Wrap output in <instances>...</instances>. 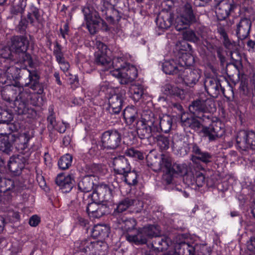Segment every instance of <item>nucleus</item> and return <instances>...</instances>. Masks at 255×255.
Masks as SVG:
<instances>
[{
	"mask_svg": "<svg viewBox=\"0 0 255 255\" xmlns=\"http://www.w3.org/2000/svg\"><path fill=\"white\" fill-rule=\"evenodd\" d=\"M159 234L157 226L148 225L136 229L134 234H127L125 237L128 242L139 245L146 244L149 238L156 237Z\"/></svg>",
	"mask_w": 255,
	"mask_h": 255,
	"instance_id": "423d86ee",
	"label": "nucleus"
},
{
	"mask_svg": "<svg viewBox=\"0 0 255 255\" xmlns=\"http://www.w3.org/2000/svg\"><path fill=\"white\" fill-rule=\"evenodd\" d=\"M11 47L15 53L27 51L29 41L27 37L24 35H16L12 36L11 39Z\"/></svg>",
	"mask_w": 255,
	"mask_h": 255,
	"instance_id": "f3484780",
	"label": "nucleus"
},
{
	"mask_svg": "<svg viewBox=\"0 0 255 255\" xmlns=\"http://www.w3.org/2000/svg\"><path fill=\"white\" fill-rule=\"evenodd\" d=\"M113 165L115 173L118 174H123L131 170L129 162L125 156L123 155L114 158Z\"/></svg>",
	"mask_w": 255,
	"mask_h": 255,
	"instance_id": "4be33fe9",
	"label": "nucleus"
},
{
	"mask_svg": "<svg viewBox=\"0 0 255 255\" xmlns=\"http://www.w3.org/2000/svg\"><path fill=\"white\" fill-rule=\"evenodd\" d=\"M82 11L89 31L91 34L96 33L99 29L101 21H102L99 13L94 10L93 8H90L89 6L84 7Z\"/></svg>",
	"mask_w": 255,
	"mask_h": 255,
	"instance_id": "1a4fd4ad",
	"label": "nucleus"
},
{
	"mask_svg": "<svg viewBox=\"0 0 255 255\" xmlns=\"http://www.w3.org/2000/svg\"><path fill=\"white\" fill-rule=\"evenodd\" d=\"M110 234V228L106 225H96L93 227L91 236L93 238L105 240Z\"/></svg>",
	"mask_w": 255,
	"mask_h": 255,
	"instance_id": "72a5a7b5",
	"label": "nucleus"
},
{
	"mask_svg": "<svg viewBox=\"0 0 255 255\" xmlns=\"http://www.w3.org/2000/svg\"><path fill=\"white\" fill-rule=\"evenodd\" d=\"M6 84L1 90V95L3 100L9 103L14 101L17 97V95H20L22 89H25L23 87L14 86L7 83Z\"/></svg>",
	"mask_w": 255,
	"mask_h": 255,
	"instance_id": "a211bd4d",
	"label": "nucleus"
},
{
	"mask_svg": "<svg viewBox=\"0 0 255 255\" xmlns=\"http://www.w3.org/2000/svg\"><path fill=\"white\" fill-rule=\"evenodd\" d=\"M181 123L185 128H188L194 132L199 131L203 137L207 138L209 142L218 140L225 133L224 125L220 122L203 123L195 116L183 113L180 118Z\"/></svg>",
	"mask_w": 255,
	"mask_h": 255,
	"instance_id": "f257e3e1",
	"label": "nucleus"
},
{
	"mask_svg": "<svg viewBox=\"0 0 255 255\" xmlns=\"http://www.w3.org/2000/svg\"><path fill=\"white\" fill-rule=\"evenodd\" d=\"M195 186L202 187L205 183V177L200 172L196 171L195 174Z\"/></svg>",
	"mask_w": 255,
	"mask_h": 255,
	"instance_id": "4d7b16f0",
	"label": "nucleus"
},
{
	"mask_svg": "<svg viewBox=\"0 0 255 255\" xmlns=\"http://www.w3.org/2000/svg\"><path fill=\"white\" fill-rule=\"evenodd\" d=\"M72 159L73 156L70 154L67 153L63 155L58 161L59 167L62 170L69 168L71 165Z\"/></svg>",
	"mask_w": 255,
	"mask_h": 255,
	"instance_id": "a18cd8bd",
	"label": "nucleus"
},
{
	"mask_svg": "<svg viewBox=\"0 0 255 255\" xmlns=\"http://www.w3.org/2000/svg\"><path fill=\"white\" fill-rule=\"evenodd\" d=\"M1 68L2 71L9 80L11 79H17L20 76V71L21 69L14 65V62L12 61H6V62L1 63Z\"/></svg>",
	"mask_w": 255,
	"mask_h": 255,
	"instance_id": "5701e85b",
	"label": "nucleus"
},
{
	"mask_svg": "<svg viewBox=\"0 0 255 255\" xmlns=\"http://www.w3.org/2000/svg\"><path fill=\"white\" fill-rule=\"evenodd\" d=\"M94 57V63L101 67L103 71H108L112 66L115 68L114 62L117 58L112 61L111 58L108 56L107 53L100 52H95Z\"/></svg>",
	"mask_w": 255,
	"mask_h": 255,
	"instance_id": "6ab92c4d",
	"label": "nucleus"
},
{
	"mask_svg": "<svg viewBox=\"0 0 255 255\" xmlns=\"http://www.w3.org/2000/svg\"><path fill=\"white\" fill-rule=\"evenodd\" d=\"M22 8H18L11 5L10 8V13L11 14V18L16 19L17 16H23L24 11L21 9Z\"/></svg>",
	"mask_w": 255,
	"mask_h": 255,
	"instance_id": "680f3d73",
	"label": "nucleus"
},
{
	"mask_svg": "<svg viewBox=\"0 0 255 255\" xmlns=\"http://www.w3.org/2000/svg\"><path fill=\"white\" fill-rule=\"evenodd\" d=\"M29 75V82L26 84L33 90H38V93L40 94L42 92L43 90L41 89V86L39 82L40 75L36 70H27Z\"/></svg>",
	"mask_w": 255,
	"mask_h": 255,
	"instance_id": "c85d7f7f",
	"label": "nucleus"
},
{
	"mask_svg": "<svg viewBox=\"0 0 255 255\" xmlns=\"http://www.w3.org/2000/svg\"><path fill=\"white\" fill-rule=\"evenodd\" d=\"M216 110L215 102L211 98L202 97L194 100L189 106L191 114L197 117L203 123H211L212 121V113Z\"/></svg>",
	"mask_w": 255,
	"mask_h": 255,
	"instance_id": "f03ea898",
	"label": "nucleus"
},
{
	"mask_svg": "<svg viewBox=\"0 0 255 255\" xmlns=\"http://www.w3.org/2000/svg\"><path fill=\"white\" fill-rule=\"evenodd\" d=\"M162 91L166 95H173L177 97L180 96L183 93L182 90L169 83L166 84L162 87Z\"/></svg>",
	"mask_w": 255,
	"mask_h": 255,
	"instance_id": "a19ab883",
	"label": "nucleus"
},
{
	"mask_svg": "<svg viewBox=\"0 0 255 255\" xmlns=\"http://www.w3.org/2000/svg\"><path fill=\"white\" fill-rule=\"evenodd\" d=\"M40 218L37 215H33L29 220V224L32 227L37 226L40 222Z\"/></svg>",
	"mask_w": 255,
	"mask_h": 255,
	"instance_id": "774afa93",
	"label": "nucleus"
},
{
	"mask_svg": "<svg viewBox=\"0 0 255 255\" xmlns=\"http://www.w3.org/2000/svg\"><path fill=\"white\" fill-rule=\"evenodd\" d=\"M252 23L250 19L247 18H242L237 25L236 35L241 40L247 38L250 32Z\"/></svg>",
	"mask_w": 255,
	"mask_h": 255,
	"instance_id": "b1692460",
	"label": "nucleus"
},
{
	"mask_svg": "<svg viewBox=\"0 0 255 255\" xmlns=\"http://www.w3.org/2000/svg\"><path fill=\"white\" fill-rule=\"evenodd\" d=\"M10 138L11 135L8 137H0V150L7 154H10L12 152L13 145Z\"/></svg>",
	"mask_w": 255,
	"mask_h": 255,
	"instance_id": "ea45409f",
	"label": "nucleus"
},
{
	"mask_svg": "<svg viewBox=\"0 0 255 255\" xmlns=\"http://www.w3.org/2000/svg\"><path fill=\"white\" fill-rule=\"evenodd\" d=\"M154 141L161 150H167L169 148L171 142H172L173 148L177 147L176 143L171 140V138L169 135L167 136L162 134L157 135L154 137Z\"/></svg>",
	"mask_w": 255,
	"mask_h": 255,
	"instance_id": "cd10ccee",
	"label": "nucleus"
},
{
	"mask_svg": "<svg viewBox=\"0 0 255 255\" xmlns=\"http://www.w3.org/2000/svg\"><path fill=\"white\" fill-rule=\"evenodd\" d=\"M96 193L99 200L108 201L111 199L112 197V190L109 185L106 184H100L98 185L96 189V192L93 194Z\"/></svg>",
	"mask_w": 255,
	"mask_h": 255,
	"instance_id": "2f4dec72",
	"label": "nucleus"
},
{
	"mask_svg": "<svg viewBox=\"0 0 255 255\" xmlns=\"http://www.w3.org/2000/svg\"><path fill=\"white\" fill-rule=\"evenodd\" d=\"M175 251L177 252L178 255H194L195 247L193 244L181 242L176 245Z\"/></svg>",
	"mask_w": 255,
	"mask_h": 255,
	"instance_id": "c9c22d12",
	"label": "nucleus"
},
{
	"mask_svg": "<svg viewBox=\"0 0 255 255\" xmlns=\"http://www.w3.org/2000/svg\"><path fill=\"white\" fill-rule=\"evenodd\" d=\"M147 165L150 167L154 171L159 172L161 171L162 167L160 163V159L157 158L154 156L153 159L150 157L148 156L147 158Z\"/></svg>",
	"mask_w": 255,
	"mask_h": 255,
	"instance_id": "de8ad7c7",
	"label": "nucleus"
},
{
	"mask_svg": "<svg viewBox=\"0 0 255 255\" xmlns=\"http://www.w3.org/2000/svg\"><path fill=\"white\" fill-rule=\"evenodd\" d=\"M156 237L152 243V248L158 252H162L167 250L171 244L170 238L167 237H158V236Z\"/></svg>",
	"mask_w": 255,
	"mask_h": 255,
	"instance_id": "c756f323",
	"label": "nucleus"
},
{
	"mask_svg": "<svg viewBox=\"0 0 255 255\" xmlns=\"http://www.w3.org/2000/svg\"><path fill=\"white\" fill-rule=\"evenodd\" d=\"M123 117L126 123L129 125L139 121L138 120L137 112L133 106L126 107L123 112Z\"/></svg>",
	"mask_w": 255,
	"mask_h": 255,
	"instance_id": "f704fd0d",
	"label": "nucleus"
},
{
	"mask_svg": "<svg viewBox=\"0 0 255 255\" xmlns=\"http://www.w3.org/2000/svg\"><path fill=\"white\" fill-rule=\"evenodd\" d=\"M236 140L238 148L243 151H246L248 149L246 130H242L239 131L237 134Z\"/></svg>",
	"mask_w": 255,
	"mask_h": 255,
	"instance_id": "4c0bfd02",
	"label": "nucleus"
},
{
	"mask_svg": "<svg viewBox=\"0 0 255 255\" xmlns=\"http://www.w3.org/2000/svg\"><path fill=\"white\" fill-rule=\"evenodd\" d=\"M16 188V184L13 180L1 178L0 176V192L6 193L8 191L14 192Z\"/></svg>",
	"mask_w": 255,
	"mask_h": 255,
	"instance_id": "e433bc0d",
	"label": "nucleus"
},
{
	"mask_svg": "<svg viewBox=\"0 0 255 255\" xmlns=\"http://www.w3.org/2000/svg\"><path fill=\"white\" fill-rule=\"evenodd\" d=\"M123 141L122 134L117 129L104 131L101 136V142L104 148L115 150L119 148Z\"/></svg>",
	"mask_w": 255,
	"mask_h": 255,
	"instance_id": "6e6552de",
	"label": "nucleus"
},
{
	"mask_svg": "<svg viewBox=\"0 0 255 255\" xmlns=\"http://www.w3.org/2000/svg\"><path fill=\"white\" fill-rule=\"evenodd\" d=\"M0 57L4 59L2 62L6 61H12V55L9 47L4 46L0 49Z\"/></svg>",
	"mask_w": 255,
	"mask_h": 255,
	"instance_id": "864d4df0",
	"label": "nucleus"
},
{
	"mask_svg": "<svg viewBox=\"0 0 255 255\" xmlns=\"http://www.w3.org/2000/svg\"><path fill=\"white\" fill-rule=\"evenodd\" d=\"M125 95L126 91L122 90L120 92L109 97L108 110L111 114L117 115L120 113L123 108Z\"/></svg>",
	"mask_w": 255,
	"mask_h": 255,
	"instance_id": "ddd939ff",
	"label": "nucleus"
},
{
	"mask_svg": "<svg viewBox=\"0 0 255 255\" xmlns=\"http://www.w3.org/2000/svg\"><path fill=\"white\" fill-rule=\"evenodd\" d=\"M178 77L187 86L193 87L198 82L201 77V72L198 69L183 66Z\"/></svg>",
	"mask_w": 255,
	"mask_h": 255,
	"instance_id": "f8f14e48",
	"label": "nucleus"
},
{
	"mask_svg": "<svg viewBox=\"0 0 255 255\" xmlns=\"http://www.w3.org/2000/svg\"><path fill=\"white\" fill-rule=\"evenodd\" d=\"M96 46L98 50L96 52H102L104 53H107L108 47L104 43L100 41H97L96 42Z\"/></svg>",
	"mask_w": 255,
	"mask_h": 255,
	"instance_id": "0e129e2a",
	"label": "nucleus"
},
{
	"mask_svg": "<svg viewBox=\"0 0 255 255\" xmlns=\"http://www.w3.org/2000/svg\"><path fill=\"white\" fill-rule=\"evenodd\" d=\"M160 163L162 167L161 171L168 173L172 165L171 158L165 155L162 154Z\"/></svg>",
	"mask_w": 255,
	"mask_h": 255,
	"instance_id": "09e8293b",
	"label": "nucleus"
},
{
	"mask_svg": "<svg viewBox=\"0 0 255 255\" xmlns=\"http://www.w3.org/2000/svg\"><path fill=\"white\" fill-rule=\"evenodd\" d=\"M20 55L19 61L21 62H27L30 67L33 68L34 66V63L33 61L32 58L30 54L26 52H21L17 53Z\"/></svg>",
	"mask_w": 255,
	"mask_h": 255,
	"instance_id": "5fc2aeb1",
	"label": "nucleus"
},
{
	"mask_svg": "<svg viewBox=\"0 0 255 255\" xmlns=\"http://www.w3.org/2000/svg\"><path fill=\"white\" fill-rule=\"evenodd\" d=\"M183 67V65L177 64L174 60L171 59L164 61L162 63V68L166 74L178 75L179 76Z\"/></svg>",
	"mask_w": 255,
	"mask_h": 255,
	"instance_id": "a878e982",
	"label": "nucleus"
},
{
	"mask_svg": "<svg viewBox=\"0 0 255 255\" xmlns=\"http://www.w3.org/2000/svg\"><path fill=\"white\" fill-rule=\"evenodd\" d=\"M195 176L192 172H188L183 176V181L188 186L195 185Z\"/></svg>",
	"mask_w": 255,
	"mask_h": 255,
	"instance_id": "13d9d810",
	"label": "nucleus"
},
{
	"mask_svg": "<svg viewBox=\"0 0 255 255\" xmlns=\"http://www.w3.org/2000/svg\"><path fill=\"white\" fill-rule=\"evenodd\" d=\"M13 118L11 112L0 107V123L8 124L12 121Z\"/></svg>",
	"mask_w": 255,
	"mask_h": 255,
	"instance_id": "8fccbe9b",
	"label": "nucleus"
},
{
	"mask_svg": "<svg viewBox=\"0 0 255 255\" xmlns=\"http://www.w3.org/2000/svg\"><path fill=\"white\" fill-rule=\"evenodd\" d=\"M28 160L23 154L14 155L10 157L8 162V169L14 175H19L24 168Z\"/></svg>",
	"mask_w": 255,
	"mask_h": 255,
	"instance_id": "4468645a",
	"label": "nucleus"
},
{
	"mask_svg": "<svg viewBox=\"0 0 255 255\" xmlns=\"http://www.w3.org/2000/svg\"><path fill=\"white\" fill-rule=\"evenodd\" d=\"M184 39L194 43L198 42L199 41V37L195 32L192 30H186L183 33Z\"/></svg>",
	"mask_w": 255,
	"mask_h": 255,
	"instance_id": "3c124183",
	"label": "nucleus"
},
{
	"mask_svg": "<svg viewBox=\"0 0 255 255\" xmlns=\"http://www.w3.org/2000/svg\"><path fill=\"white\" fill-rule=\"evenodd\" d=\"M114 70L110 71L111 74L121 79V84L126 85L132 82L137 77L135 67L125 62L121 57H117L114 62Z\"/></svg>",
	"mask_w": 255,
	"mask_h": 255,
	"instance_id": "39448f33",
	"label": "nucleus"
},
{
	"mask_svg": "<svg viewBox=\"0 0 255 255\" xmlns=\"http://www.w3.org/2000/svg\"><path fill=\"white\" fill-rule=\"evenodd\" d=\"M122 175L124 176V181L130 186H135L137 184L138 174L135 171H131L130 170V171L125 172Z\"/></svg>",
	"mask_w": 255,
	"mask_h": 255,
	"instance_id": "79ce46f5",
	"label": "nucleus"
},
{
	"mask_svg": "<svg viewBox=\"0 0 255 255\" xmlns=\"http://www.w3.org/2000/svg\"><path fill=\"white\" fill-rule=\"evenodd\" d=\"M77 221L78 224L84 228L87 231L88 230L90 222L88 219L83 218L81 216H78L77 217Z\"/></svg>",
	"mask_w": 255,
	"mask_h": 255,
	"instance_id": "69168bd1",
	"label": "nucleus"
},
{
	"mask_svg": "<svg viewBox=\"0 0 255 255\" xmlns=\"http://www.w3.org/2000/svg\"><path fill=\"white\" fill-rule=\"evenodd\" d=\"M174 14L168 10L162 11L156 19V23L158 27L161 29H167L173 24Z\"/></svg>",
	"mask_w": 255,
	"mask_h": 255,
	"instance_id": "aec40b11",
	"label": "nucleus"
},
{
	"mask_svg": "<svg viewBox=\"0 0 255 255\" xmlns=\"http://www.w3.org/2000/svg\"><path fill=\"white\" fill-rule=\"evenodd\" d=\"M49 115L47 118L48 123L47 128L49 130H53L57 126L55 113L54 112L53 106H51L48 109Z\"/></svg>",
	"mask_w": 255,
	"mask_h": 255,
	"instance_id": "49530a36",
	"label": "nucleus"
},
{
	"mask_svg": "<svg viewBox=\"0 0 255 255\" xmlns=\"http://www.w3.org/2000/svg\"><path fill=\"white\" fill-rule=\"evenodd\" d=\"M55 46L53 50V55L56 56L58 55H60L63 54L62 52V46L58 42V41H55L54 43Z\"/></svg>",
	"mask_w": 255,
	"mask_h": 255,
	"instance_id": "338daca9",
	"label": "nucleus"
},
{
	"mask_svg": "<svg viewBox=\"0 0 255 255\" xmlns=\"http://www.w3.org/2000/svg\"><path fill=\"white\" fill-rule=\"evenodd\" d=\"M135 200L126 198L121 201L117 208L115 209L114 214L117 216L119 214L126 211L128 208L134 204Z\"/></svg>",
	"mask_w": 255,
	"mask_h": 255,
	"instance_id": "58836bf2",
	"label": "nucleus"
},
{
	"mask_svg": "<svg viewBox=\"0 0 255 255\" xmlns=\"http://www.w3.org/2000/svg\"><path fill=\"white\" fill-rule=\"evenodd\" d=\"M235 6L229 0H222L217 4L216 13L219 20H223L228 17Z\"/></svg>",
	"mask_w": 255,
	"mask_h": 255,
	"instance_id": "dca6fc26",
	"label": "nucleus"
},
{
	"mask_svg": "<svg viewBox=\"0 0 255 255\" xmlns=\"http://www.w3.org/2000/svg\"><path fill=\"white\" fill-rule=\"evenodd\" d=\"M21 19L16 27V29L19 33H23L27 27L28 21L25 17H20Z\"/></svg>",
	"mask_w": 255,
	"mask_h": 255,
	"instance_id": "052dcab7",
	"label": "nucleus"
},
{
	"mask_svg": "<svg viewBox=\"0 0 255 255\" xmlns=\"http://www.w3.org/2000/svg\"><path fill=\"white\" fill-rule=\"evenodd\" d=\"M74 180L71 175L65 176L63 174H59L55 179L56 184L59 186L63 193L70 192L73 187Z\"/></svg>",
	"mask_w": 255,
	"mask_h": 255,
	"instance_id": "393cba45",
	"label": "nucleus"
},
{
	"mask_svg": "<svg viewBox=\"0 0 255 255\" xmlns=\"http://www.w3.org/2000/svg\"><path fill=\"white\" fill-rule=\"evenodd\" d=\"M191 160L194 164H198L200 161L205 164L211 163L213 158V155L207 151H203L199 146L196 143L190 144Z\"/></svg>",
	"mask_w": 255,
	"mask_h": 255,
	"instance_id": "9d476101",
	"label": "nucleus"
},
{
	"mask_svg": "<svg viewBox=\"0 0 255 255\" xmlns=\"http://www.w3.org/2000/svg\"><path fill=\"white\" fill-rule=\"evenodd\" d=\"M246 137L248 141V148L255 149V132L253 131L246 130Z\"/></svg>",
	"mask_w": 255,
	"mask_h": 255,
	"instance_id": "6e6d98bb",
	"label": "nucleus"
},
{
	"mask_svg": "<svg viewBox=\"0 0 255 255\" xmlns=\"http://www.w3.org/2000/svg\"><path fill=\"white\" fill-rule=\"evenodd\" d=\"M39 96L35 93L31 92L28 88L22 89L20 95L13 101V109L18 115H23L28 113L32 109L30 105H38Z\"/></svg>",
	"mask_w": 255,
	"mask_h": 255,
	"instance_id": "7ed1b4c3",
	"label": "nucleus"
},
{
	"mask_svg": "<svg viewBox=\"0 0 255 255\" xmlns=\"http://www.w3.org/2000/svg\"><path fill=\"white\" fill-rule=\"evenodd\" d=\"M204 84L206 92L211 97L217 98L221 92L225 98L228 100L230 99V96L225 94V89L221 87L219 81L217 79L207 77L204 80Z\"/></svg>",
	"mask_w": 255,
	"mask_h": 255,
	"instance_id": "9b49d317",
	"label": "nucleus"
},
{
	"mask_svg": "<svg viewBox=\"0 0 255 255\" xmlns=\"http://www.w3.org/2000/svg\"><path fill=\"white\" fill-rule=\"evenodd\" d=\"M158 122L154 114L151 111L144 113L141 119L137 121L136 130L138 137L141 139L149 138L158 131Z\"/></svg>",
	"mask_w": 255,
	"mask_h": 255,
	"instance_id": "20e7f679",
	"label": "nucleus"
},
{
	"mask_svg": "<svg viewBox=\"0 0 255 255\" xmlns=\"http://www.w3.org/2000/svg\"><path fill=\"white\" fill-rule=\"evenodd\" d=\"M100 10L103 16H105V18L111 22H118L122 17V13L114 8L108 9L106 7H101Z\"/></svg>",
	"mask_w": 255,
	"mask_h": 255,
	"instance_id": "7c9ffc66",
	"label": "nucleus"
},
{
	"mask_svg": "<svg viewBox=\"0 0 255 255\" xmlns=\"http://www.w3.org/2000/svg\"><path fill=\"white\" fill-rule=\"evenodd\" d=\"M223 45L229 50H234L236 47V43L235 41H231L228 36L223 39Z\"/></svg>",
	"mask_w": 255,
	"mask_h": 255,
	"instance_id": "e2e57ef3",
	"label": "nucleus"
},
{
	"mask_svg": "<svg viewBox=\"0 0 255 255\" xmlns=\"http://www.w3.org/2000/svg\"><path fill=\"white\" fill-rule=\"evenodd\" d=\"M96 178L94 175H88L84 176L78 184V189L81 192L87 193L91 191L94 186Z\"/></svg>",
	"mask_w": 255,
	"mask_h": 255,
	"instance_id": "bb28decb",
	"label": "nucleus"
},
{
	"mask_svg": "<svg viewBox=\"0 0 255 255\" xmlns=\"http://www.w3.org/2000/svg\"><path fill=\"white\" fill-rule=\"evenodd\" d=\"M198 17L194 12L191 4L186 2L179 9L175 19V28L177 31L187 28L198 21Z\"/></svg>",
	"mask_w": 255,
	"mask_h": 255,
	"instance_id": "0eeeda50",
	"label": "nucleus"
},
{
	"mask_svg": "<svg viewBox=\"0 0 255 255\" xmlns=\"http://www.w3.org/2000/svg\"><path fill=\"white\" fill-rule=\"evenodd\" d=\"M125 154L128 156L134 158L136 159L142 160L144 158L143 153L141 151L133 148L128 149L125 151Z\"/></svg>",
	"mask_w": 255,
	"mask_h": 255,
	"instance_id": "603ef678",
	"label": "nucleus"
},
{
	"mask_svg": "<svg viewBox=\"0 0 255 255\" xmlns=\"http://www.w3.org/2000/svg\"><path fill=\"white\" fill-rule=\"evenodd\" d=\"M118 223L121 226V228L127 234H129L134 230L136 226L137 222L134 218H127L125 217H122L118 220Z\"/></svg>",
	"mask_w": 255,
	"mask_h": 255,
	"instance_id": "473e14b6",
	"label": "nucleus"
},
{
	"mask_svg": "<svg viewBox=\"0 0 255 255\" xmlns=\"http://www.w3.org/2000/svg\"><path fill=\"white\" fill-rule=\"evenodd\" d=\"M159 125L161 130L165 132H168L172 127V118L169 115H164L160 119Z\"/></svg>",
	"mask_w": 255,
	"mask_h": 255,
	"instance_id": "37998d69",
	"label": "nucleus"
},
{
	"mask_svg": "<svg viewBox=\"0 0 255 255\" xmlns=\"http://www.w3.org/2000/svg\"><path fill=\"white\" fill-rule=\"evenodd\" d=\"M129 91L132 95L133 99L138 101L143 94L144 89L141 85L134 84L130 86Z\"/></svg>",
	"mask_w": 255,
	"mask_h": 255,
	"instance_id": "c03bdc74",
	"label": "nucleus"
},
{
	"mask_svg": "<svg viewBox=\"0 0 255 255\" xmlns=\"http://www.w3.org/2000/svg\"><path fill=\"white\" fill-rule=\"evenodd\" d=\"M185 168L184 166L181 165L180 164L177 163H173L171 168V170H170V172H169V174H183L185 173Z\"/></svg>",
	"mask_w": 255,
	"mask_h": 255,
	"instance_id": "bf43d9fd",
	"label": "nucleus"
},
{
	"mask_svg": "<svg viewBox=\"0 0 255 255\" xmlns=\"http://www.w3.org/2000/svg\"><path fill=\"white\" fill-rule=\"evenodd\" d=\"M86 211L89 216L93 219L99 218L108 211V207L104 204L93 202L87 205Z\"/></svg>",
	"mask_w": 255,
	"mask_h": 255,
	"instance_id": "412c9836",
	"label": "nucleus"
},
{
	"mask_svg": "<svg viewBox=\"0 0 255 255\" xmlns=\"http://www.w3.org/2000/svg\"><path fill=\"white\" fill-rule=\"evenodd\" d=\"M10 139L13 146L19 152L25 154L29 151L28 142L30 137L28 133H24L19 136L11 134Z\"/></svg>",
	"mask_w": 255,
	"mask_h": 255,
	"instance_id": "2eb2a0df",
	"label": "nucleus"
}]
</instances>
